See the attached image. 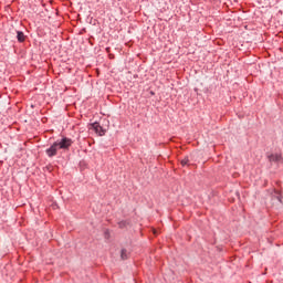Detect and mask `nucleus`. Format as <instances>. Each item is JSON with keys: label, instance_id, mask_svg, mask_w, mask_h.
<instances>
[{"label": "nucleus", "instance_id": "nucleus-9", "mask_svg": "<svg viewBox=\"0 0 283 283\" xmlns=\"http://www.w3.org/2000/svg\"><path fill=\"white\" fill-rule=\"evenodd\" d=\"M181 165H182V167L189 165V157H185V158L181 160Z\"/></svg>", "mask_w": 283, "mask_h": 283}, {"label": "nucleus", "instance_id": "nucleus-10", "mask_svg": "<svg viewBox=\"0 0 283 283\" xmlns=\"http://www.w3.org/2000/svg\"><path fill=\"white\" fill-rule=\"evenodd\" d=\"M104 238H105V240H109V238H112V235H111V233H109V230H105L104 231Z\"/></svg>", "mask_w": 283, "mask_h": 283}, {"label": "nucleus", "instance_id": "nucleus-6", "mask_svg": "<svg viewBox=\"0 0 283 283\" xmlns=\"http://www.w3.org/2000/svg\"><path fill=\"white\" fill-rule=\"evenodd\" d=\"M272 200L273 202H279L280 205H282V195L280 192H274V195L272 196Z\"/></svg>", "mask_w": 283, "mask_h": 283}, {"label": "nucleus", "instance_id": "nucleus-7", "mask_svg": "<svg viewBox=\"0 0 283 283\" xmlns=\"http://www.w3.org/2000/svg\"><path fill=\"white\" fill-rule=\"evenodd\" d=\"M120 259L122 260H129V252H127V249H122Z\"/></svg>", "mask_w": 283, "mask_h": 283}, {"label": "nucleus", "instance_id": "nucleus-4", "mask_svg": "<svg viewBox=\"0 0 283 283\" xmlns=\"http://www.w3.org/2000/svg\"><path fill=\"white\" fill-rule=\"evenodd\" d=\"M91 128L94 129L95 134H98V136H105L106 130L103 128V126H101L98 122L91 124Z\"/></svg>", "mask_w": 283, "mask_h": 283}, {"label": "nucleus", "instance_id": "nucleus-1", "mask_svg": "<svg viewBox=\"0 0 283 283\" xmlns=\"http://www.w3.org/2000/svg\"><path fill=\"white\" fill-rule=\"evenodd\" d=\"M73 143L74 142L71 138L63 137L62 139H57L55 142V145H57V148L65 150V149H70V147H72Z\"/></svg>", "mask_w": 283, "mask_h": 283}, {"label": "nucleus", "instance_id": "nucleus-3", "mask_svg": "<svg viewBox=\"0 0 283 283\" xmlns=\"http://www.w3.org/2000/svg\"><path fill=\"white\" fill-rule=\"evenodd\" d=\"M59 146L57 144L54 142L46 150L45 154L49 158H54V156H56L59 154Z\"/></svg>", "mask_w": 283, "mask_h": 283}, {"label": "nucleus", "instance_id": "nucleus-2", "mask_svg": "<svg viewBox=\"0 0 283 283\" xmlns=\"http://www.w3.org/2000/svg\"><path fill=\"white\" fill-rule=\"evenodd\" d=\"M268 160L269 163H271V165H276V167L279 165H282L283 164V157H282V154H270L268 155Z\"/></svg>", "mask_w": 283, "mask_h": 283}, {"label": "nucleus", "instance_id": "nucleus-8", "mask_svg": "<svg viewBox=\"0 0 283 283\" xmlns=\"http://www.w3.org/2000/svg\"><path fill=\"white\" fill-rule=\"evenodd\" d=\"M127 224H128L127 221H119V222H118L119 229H125V227H127Z\"/></svg>", "mask_w": 283, "mask_h": 283}, {"label": "nucleus", "instance_id": "nucleus-5", "mask_svg": "<svg viewBox=\"0 0 283 283\" xmlns=\"http://www.w3.org/2000/svg\"><path fill=\"white\" fill-rule=\"evenodd\" d=\"M17 40L19 43H23L25 41V33L23 31H17Z\"/></svg>", "mask_w": 283, "mask_h": 283}]
</instances>
